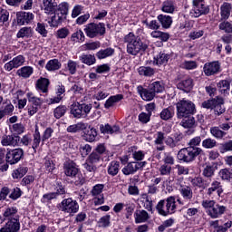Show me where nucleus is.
<instances>
[{"label": "nucleus", "mask_w": 232, "mask_h": 232, "mask_svg": "<svg viewBox=\"0 0 232 232\" xmlns=\"http://www.w3.org/2000/svg\"><path fill=\"white\" fill-rule=\"evenodd\" d=\"M124 43L127 44V53L130 55H139L148 50V44H144L140 38L135 36L133 33L125 35Z\"/></svg>", "instance_id": "f257e3e1"}, {"label": "nucleus", "mask_w": 232, "mask_h": 232, "mask_svg": "<svg viewBox=\"0 0 232 232\" xmlns=\"http://www.w3.org/2000/svg\"><path fill=\"white\" fill-rule=\"evenodd\" d=\"M204 209H207V214L211 218H220L227 211V208L224 205L217 204L215 200L205 199L201 202Z\"/></svg>", "instance_id": "f03ea898"}, {"label": "nucleus", "mask_w": 232, "mask_h": 232, "mask_svg": "<svg viewBox=\"0 0 232 232\" xmlns=\"http://www.w3.org/2000/svg\"><path fill=\"white\" fill-rule=\"evenodd\" d=\"M164 142L166 146L169 148H177V145L175 143V140L171 136H166L164 135V132L158 131L154 134V146H156V150L158 151H164L166 150V146L164 145Z\"/></svg>", "instance_id": "7ed1b4c3"}, {"label": "nucleus", "mask_w": 232, "mask_h": 232, "mask_svg": "<svg viewBox=\"0 0 232 232\" xmlns=\"http://www.w3.org/2000/svg\"><path fill=\"white\" fill-rule=\"evenodd\" d=\"M177 116L178 119H184V117H189L196 111L195 103L189 100H181L177 102Z\"/></svg>", "instance_id": "20e7f679"}, {"label": "nucleus", "mask_w": 232, "mask_h": 232, "mask_svg": "<svg viewBox=\"0 0 232 232\" xmlns=\"http://www.w3.org/2000/svg\"><path fill=\"white\" fill-rule=\"evenodd\" d=\"M182 180H184L182 178L176 179V183L180 186L179 193L183 198H178L177 202L179 206H185V208H188V206H189V202H191V198H193V189H191L190 187L182 186Z\"/></svg>", "instance_id": "39448f33"}, {"label": "nucleus", "mask_w": 232, "mask_h": 232, "mask_svg": "<svg viewBox=\"0 0 232 232\" xmlns=\"http://www.w3.org/2000/svg\"><path fill=\"white\" fill-rule=\"evenodd\" d=\"M201 152L202 149L200 148H184L178 152V159L179 160H182L183 162H193V160H195V158L198 157Z\"/></svg>", "instance_id": "423d86ee"}, {"label": "nucleus", "mask_w": 232, "mask_h": 232, "mask_svg": "<svg viewBox=\"0 0 232 232\" xmlns=\"http://www.w3.org/2000/svg\"><path fill=\"white\" fill-rule=\"evenodd\" d=\"M84 32L90 39L97 37V35H104L106 34V25L102 23H91L85 25Z\"/></svg>", "instance_id": "0eeeda50"}, {"label": "nucleus", "mask_w": 232, "mask_h": 232, "mask_svg": "<svg viewBox=\"0 0 232 232\" xmlns=\"http://www.w3.org/2000/svg\"><path fill=\"white\" fill-rule=\"evenodd\" d=\"M64 173L67 177L74 179L76 186H82L85 182L84 177H82V174L79 172V169H77L73 163H69L64 166Z\"/></svg>", "instance_id": "6e6552de"}, {"label": "nucleus", "mask_w": 232, "mask_h": 232, "mask_svg": "<svg viewBox=\"0 0 232 232\" xmlns=\"http://www.w3.org/2000/svg\"><path fill=\"white\" fill-rule=\"evenodd\" d=\"M191 17H200V15H206L209 14V7L206 5L204 0H193V8L190 10Z\"/></svg>", "instance_id": "1a4fd4ad"}, {"label": "nucleus", "mask_w": 232, "mask_h": 232, "mask_svg": "<svg viewBox=\"0 0 232 232\" xmlns=\"http://www.w3.org/2000/svg\"><path fill=\"white\" fill-rule=\"evenodd\" d=\"M60 209L63 213L69 215H75L79 211V203L73 200L72 198L63 199L60 204Z\"/></svg>", "instance_id": "9d476101"}, {"label": "nucleus", "mask_w": 232, "mask_h": 232, "mask_svg": "<svg viewBox=\"0 0 232 232\" xmlns=\"http://www.w3.org/2000/svg\"><path fill=\"white\" fill-rule=\"evenodd\" d=\"M104 184H96L91 190V195L94 202V206H102L104 204Z\"/></svg>", "instance_id": "9b49d317"}, {"label": "nucleus", "mask_w": 232, "mask_h": 232, "mask_svg": "<svg viewBox=\"0 0 232 232\" xmlns=\"http://www.w3.org/2000/svg\"><path fill=\"white\" fill-rule=\"evenodd\" d=\"M24 157V150L23 149H13L9 150L5 155V160L7 164H17Z\"/></svg>", "instance_id": "f8f14e48"}, {"label": "nucleus", "mask_w": 232, "mask_h": 232, "mask_svg": "<svg viewBox=\"0 0 232 232\" xmlns=\"http://www.w3.org/2000/svg\"><path fill=\"white\" fill-rule=\"evenodd\" d=\"M222 193H224V188H222V183L219 181H213L207 190V195L212 198L222 197Z\"/></svg>", "instance_id": "ddd939ff"}, {"label": "nucleus", "mask_w": 232, "mask_h": 232, "mask_svg": "<svg viewBox=\"0 0 232 232\" xmlns=\"http://www.w3.org/2000/svg\"><path fill=\"white\" fill-rule=\"evenodd\" d=\"M25 61L26 59L24 58V56L21 54L18 56H15L14 58H13L11 61L7 62L4 65V70H5V72H12V70H14V68H20V66H23Z\"/></svg>", "instance_id": "4468645a"}, {"label": "nucleus", "mask_w": 232, "mask_h": 232, "mask_svg": "<svg viewBox=\"0 0 232 232\" xmlns=\"http://www.w3.org/2000/svg\"><path fill=\"white\" fill-rule=\"evenodd\" d=\"M34 17V13L22 11L16 14V22L19 26H24V24H30Z\"/></svg>", "instance_id": "2eb2a0df"}, {"label": "nucleus", "mask_w": 232, "mask_h": 232, "mask_svg": "<svg viewBox=\"0 0 232 232\" xmlns=\"http://www.w3.org/2000/svg\"><path fill=\"white\" fill-rule=\"evenodd\" d=\"M203 72L207 77L217 75L220 72V63L218 61L206 63L203 66Z\"/></svg>", "instance_id": "dca6fc26"}, {"label": "nucleus", "mask_w": 232, "mask_h": 232, "mask_svg": "<svg viewBox=\"0 0 232 232\" xmlns=\"http://www.w3.org/2000/svg\"><path fill=\"white\" fill-rule=\"evenodd\" d=\"M146 166V161L141 162H130L128 163L122 169L123 175H134L137 173L140 168H144Z\"/></svg>", "instance_id": "f3484780"}, {"label": "nucleus", "mask_w": 232, "mask_h": 232, "mask_svg": "<svg viewBox=\"0 0 232 232\" xmlns=\"http://www.w3.org/2000/svg\"><path fill=\"white\" fill-rule=\"evenodd\" d=\"M137 92L140 97H141L142 101L150 102L155 99V92L151 90V87L150 85L148 88H144L142 87V85H140L137 87Z\"/></svg>", "instance_id": "a211bd4d"}, {"label": "nucleus", "mask_w": 232, "mask_h": 232, "mask_svg": "<svg viewBox=\"0 0 232 232\" xmlns=\"http://www.w3.org/2000/svg\"><path fill=\"white\" fill-rule=\"evenodd\" d=\"M4 218L8 222H19L18 209L15 207H8L3 213Z\"/></svg>", "instance_id": "6ab92c4d"}, {"label": "nucleus", "mask_w": 232, "mask_h": 232, "mask_svg": "<svg viewBox=\"0 0 232 232\" xmlns=\"http://www.w3.org/2000/svg\"><path fill=\"white\" fill-rule=\"evenodd\" d=\"M19 136L5 135L2 137L1 144L2 146H13L15 148V146H19Z\"/></svg>", "instance_id": "aec40b11"}, {"label": "nucleus", "mask_w": 232, "mask_h": 232, "mask_svg": "<svg viewBox=\"0 0 232 232\" xmlns=\"http://www.w3.org/2000/svg\"><path fill=\"white\" fill-rule=\"evenodd\" d=\"M166 201V208L165 213H169V215H173L177 211V199L175 197L170 196L165 199Z\"/></svg>", "instance_id": "412c9836"}, {"label": "nucleus", "mask_w": 232, "mask_h": 232, "mask_svg": "<svg viewBox=\"0 0 232 232\" xmlns=\"http://www.w3.org/2000/svg\"><path fill=\"white\" fill-rule=\"evenodd\" d=\"M97 138V130L88 125L86 130H83V139L87 142H93Z\"/></svg>", "instance_id": "4be33fe9"}, {"label": "nucleus", "mask_w": 232, "mask_h": 232, "mask_svg": "<svg viewBox=\"0 0 232 232\" xmlns=\"http://www.w3.org/2000/svg\"><path fill=\"white\" fill-rule=\"evenodd\" d=\"M41 132L39 131V126L35 125L34 127V133L33 134V140L31 141L32 149L34 150V153L37 152V148L41 145Z\"/></svg>", "instance_id": "5701e85b"}, {"label": "nucleus", "mask_w": 232, "mask_h": 232, "mask_svg": "<svg viewBox=\"0 0 232 232\" xmlns=\"http://www.w3.org/2000/svg\"><path fill=\"white\" fill-rule=\"evenodd\" d=\"M21 229L20 222L7 221L5 225L0 228V232H18Z\"/></svg>", "instance_id": "b1692460"}, {"label": "nucleus", "mask_w": 232, "mask_h": 232, "mask_svg": "<svg viewBox=\"0 0 232 232\" xmlns=\"http://www.w3.org/2000/svg\"><path fill=\"white\" fill-rule=\"evenodd\" d=\"M171 59V54L160 52L156 57H154V64L161 66V64H168V62Z\"/></svg>", "instance_id": "393cba45"}, {"label": "nucleus", "mask_w": 232, "mask_h": 232, "mask_svg": "<svg viewBox=\"0 0 232 232\" xmlns=\"http://www.w3.org/2000/svg\"><path fill=\"white\" fill-rule=\"evenodd\" d=\"M119 130L120 128L117 125L111 126L108 123L100 125V131L104 135H113V133H119Z\"/></svg>", "instance_id": "a878e982"}, {"label": "nucleus", "mask_w": 232, "mask_h": 232, "mask_svg": "<svg viewBox=\"0 0 232 232\" xmlns=\"http://www.w3.org/2000/svg\"><path fill=\"white\" fill-rule=\"evenodd\" d=\"M122 99H124V96H122V94H116L113 96H110L109 99H107L104 103V108H106V110H110V108H113V106L117 104V102H121Z\"/></svg>", "instance_id": "bb28decb"}, {"label": "nucleus", "mask_w": 232, "mask_h": 232, "mask_svg": "<svg viewBox=\"0 0 232 232\" xmlns=\"http://www.w3.org/2000/svg\"><path fill=\"white\" fill-rule=\"evenodd\" d=\"M48 86H50V80L47 78H40L37 80L35 88L42 93H48Z\"/></svg>", "instance_id": "cd10ccee"}, {"label": "nucleus", "mask_w": 232, "mask_h": 232, "mask_svg": "<svg viewBox=\"0 0 232 232\" xmlns=\"http://www.w3.org/2000/svg\"><path fill=\"white\" fill-rule=\"evenodd\" d=\"M135 224H142L150 218V214L146 210H136L134 213Z\"/></svg>", "instance_id": "c85d7f7f"}, {"label": "nucleus", "mask_w": 232, "mask_h": 232, "mask_svg": "<svg viewBox=\"0 0 232 232\" xmlns=\"http://www.w3.org/2000/svg\"><path fill=\"white\" fill-rule=\"evenodd\" d=\"M218 91L222 95H229V90L231 88V83L227 80H221L217 84Z\"/></svg>", "instance_id": "c756f323"}, {"label": "nucleus", "mask_w": 232, "mask_h": 232, "mask_svg": "<svg viewBox=\"0 0 232 232\" xmlns=\"http://www.w3.org/2000/svg\"><path fill=\"white\" fill-rule=\"evenodd\" d=\"M157 19L160 23L162 28H171V24H173V19L169 15L159 14Z\"/></svg>", "instance_id": "7c9ffc66"}, {"label": "nucleus", "mask_w": 232, "mask_h": 232, "mask_svg": "<svg viewBox=\"0 0 232 232\" xmlns=\"http://www.w3.org/2000/svg\"><path fill=\"white\" fill-rule=\"evenodd\" d=\"M34 73V67L24 66L16 71V75L23 77V79H28Z\"/></svg>", "instance_id": "2f4dec72"}, {"label": "nucleus", "mask_w": 232, "mask_h": 232, "mask_svg": "<svg viewBox=\"0 0 232 232\" xmlns=\"http://www.w3.org/2000/svg\"><path fill=\"white\" fill-rule=\"evenodd\" d=\"M86 128H88V123L81 121L67 127V131L68 133H77L78 131H84Z\"/></svg>", "instance_id": "473e14b6"}, {"label": "nucleus", "mask_w": 232, "mask_h": 232, "mask_svg": "<svg viewBox=\"0 0 232 232\" xmlns=\"http://www.w3.org/2000/svg\"><path fill=\"white\" fill-rule=\"evenodd\" d=\"M231 10L232 6L231 4L225 2L223 5L220 6V16L221 19H229V15H231Z\"/></svg>", "instance_id": "72a5a7b5"}, {"label": "nucleus", "mask_w": 232, "mask_h": 232, "mask_svg": "<svg viewBox=\"0 0 232 232\" xmlns=\"http://www.w3.org/2000/svg\"><path fill=\"white\" fill-rule=\"evenodd\" d=\"M121 169V162L119 161H111L107 169L108 175H111V177H115L119 174V171Z\"/></svg>", "instance_id": "f704fd0d"}, {"label": "nucleus", "mask_w": 232, "mask_h": 232, "mask_svg": "<svg viewBox=\"0 0 232 232\" xmlns=\"http://www.w3.org/2000/svg\"><path fill=\"white\" fill-rule=\"evenodd\" d=\"M213 110L216 115H222L226 111V107H224V99L221 97L216 98V103L214 104Z\"/></svg>", "instance_id": "c9c22d12"}, {"label": "nucleus", "mask_w": 232, "mask_h": 232, "mask_svg": "<svg viewBox=\"0 0 232 232\" xmlns=\"http://www.w3.org/2000/svg\"><path fill=\"white\" fill-rule=\"evenodd\" d=\"M140 203H141V206H143V208L147 209V211L153 210V200H151V198H150L148 194L141 195Z\"/></svg>", "instance_id": "e433bc0d"}, {"label": "nucleus", "mask_w": 232, "mask_h": 232, "mask_svg": "<svg viewBox=\"0 0 232 232\" xmlns=\"http://www.w3.org/2000/svg\"><path fill=\"white\" fill-rule=\"evenodd\" d=\"M138 73L140 77H153L155 75V69L150 66H140L138 68Z\"/></svg>", "instance_id": "4c0bfd02"}, {"label": "nucleus", "mask_w": 232, "mask_h": 232, "mask_svg": "<svg viewBox=\"0 0 232 232\" xmlns=\"http://www.w3.org/2000/svg\"><path fill=\"white\" fill-rule=\"evenodd\" d=\"M115 53V49L111 47H108L106 49H102L99 52L96 53L97 59L102 60L106 59L108 57H111Z\"/></svg>", "instance_id": "58836bf2"}, {"label": "nucleus", "mask_w": 232, "mask_h": 232, "mask_svg": "<svg viewBox=\"0 0 232 232\" xmlns=\"http://www.w3.org/2000/svg\"><path fill=\"white\" fill-rule=\"evenodd\" d=\"M179 90L189 92L193 88V80L191 78L185 79L178 83Z\"/></svg>", "instance_id": "ea45409f"}, {"label": "nucleus", "mask_w": 232, "mask_h": 232, "mask_svg": "<svg viewBox=\"0 0 232 232\" xmlns=\"http://www.w3.org/2000/svg\"><path fill=\"white\" fill-rule=\"evenodd\" d=\"M79 60L81 61V63H82V64H87V66H92L95 64L97 61L95 59V55L86 53H82V55H80Z\"/></svg>", "instance_id": "a19ab883"}, {"label": "nucleus", "mask_w": 232, "mask_h": 232, "mask_svg": "<svg viewBox=\"0 0 232 232\" xmlns=\"http://www.w3.org/2000/svg\"><path fill=\"white\" fill-rule=\"evenodd\" d=\"M174 115L175 110H173V107L165 108L160 113L161 121H169V119H173Z\"/></svg>", "instance_id": "79ce46f5"}, {"label": "nucleus", "mask_w": 232, "mask_h": 232, "mask_svg": "<svg viewBox=\"0 0 232 232\" xmlns=\"http://www.w3.org/2000/svg\"><path fill=\"white\" fill-rule=\"evenodd\" d=\"M61 62L58 59H53L48 61L45 65V70L48 72H56V70H61Z\"/></svg>", "instance_id": "37998d69"}, {"label": "nucleus", "mask_w": 232, "mask_h": 232, "mask_svg": "<svg viewBox=\"0 0 232 232\" xmlns=\"http://www.w3.org/2000/svg\"><path fill=\"white\" fill-rule=\"evenodd\" d=\"M82 104L74 102L71 105V113L75 119H82Z\"/></svg>", "instance_id": "c03bdc74"}, {"label": "nucleus", "mask_w": 232, "mask_h": 232, "mask_svg": "<svg viewBox=\"0 0 232 232\" xmlns=\"http://www.w3.org/2000/svg\"><path fill=\"white\" fill-rule=\"evenodd\" d=\"M32 35H34V29H32V27H22L17 34L16 37L18 39H24V37H32Z\"/></svg>", "instance_id": "a18cd8bd"}, {"label": "nucleus", "mask_w": 232, "mask_h": 232, "mask_svg": "<svg viewBox=\"0 0 232 232\" xmlns=\"http://www.w3.org/2000/svg\"><path fill=\"white\" fill-rule=\"evenodd\" d=\"M150 35L154 39H160L163 43H166L169 39V34L159 31V29L152 31Z\"/></svg>", "instance_id": "49530a36"}, {"label": "nucleus", "mask_w": 232, "mask_h": 232, "mask_svg": "<svg viewBox=\"0 0 232 232\" xmlns=\"http://www.w3.org/2000/svg\"><path fill=\"white\" fill-rule=\"evenodd\" d=\"M26 97L28 102L34 106H41L43 104V100H41L39 97H36L35 94H34L32 92H27Z\"/></svg>", "instance_id": "de8ad7c7"}, {"label": "nucleus", "mask_w": 232, "mask_h": 232, "mask_svg": "<svg viewBox=\"0 0 232 232\" xmlns=\"http://www.w3.org/2000/svg\"><path fill=\"white\" fill-rule=\"evenodd\" d=\"M221 180L226 182H232V169H223L219 170L218 173Z\"/></svg>", "instance_id": "09e8293b"}, {"label": "nucleus", "mask_w": 232, "mask_h": 232, "mask_svg": "<svg viewBox=\"0 0 232 232\" xmlns=\"http://www.w3.org/2000/svg\"><path fill=\"white\" fill-rule=\"evenodd\" d=\"M77 68H79L77 62L73 60H68L65 69L71 75H75V73H77Z\"/></svg>", "instance_id": "8fccbe9b"}, {"label": "nucleus", "mask_w": 232, "mask_h": 232, "mask_svg": "<svg viewBox=\"0 0 232 232\" xmlns=\"http://www.w3.org/2000/svg\"><path fill=\"white\" fill-rule=\"evenodd\" d=\"M28 173V168L26 167H19L18 169H14L12 173L13 179H23L24 175Z\"/></svg>", "instance_id": "3c124183"}, {"label": "nucleus", "mask_w": 232, "mask_h": 232, "mask_svg": "<svg viewBox=\"0 0 232 232\" xmlns=\"http://www.w3.org/2000/svg\"><path fill=\"white\" fill-rule=\"evenodd\" d=\"M149 86L156 95L157 93H162V92H164V83L162 82H154L150 83Z\"/></svg>", "instance_id": "603ef678"}, {"label": "nucleus", "mask_w": 232, "mask_h": 232, "mask_svg": "<svg viewBox=\"0 0 232 232\" xmlns=\"http://www.w3.org/2000/svg\"><path fill=\"white\" fill-rule=\"evenodd\" d=\"M156 209L159 213V215H161L162 217H168L169 215V212L166 211V199H161L157 204Z\"/></svg>", "instance_id": "864d4df0"}, {"label": "nucleus", "mask_w": 232, "mask_h": 232, "mask_svg": "<svg viewBox=\"0 0 232 232\" xmlns=\"http://www.w3.org/2000/svg\"><path fill=\"white\" fill-rule=\"evenodd\" d=\"M180 124L183 128H193V126H195V117L191 116V114L187 117H183Z\"/></svg>", "instance_id": "5fc2aeb1"}, {"label": "nucleus", "mask_w": 232, "mask_h": 232, "mask_svg": "<svg viewBox=\"0 0 232 232\" xmlns=\"http://www.w3.org/2000/svg\"><path fill=\"white\" fill-rule=\"evenodd\" d=\"M68 108L65 105H60L56 107L53 111V116L55 119H61V117H64L66 114Z\"/></svg>", "instance_id": "6e6d98bb"}, {"label": "nucleus", "mask_w": 232, "mask_h": 232, "mask_svg": "<svg viewBox=\"0 0 232 232\" xmlns=\"http://www.w3.org/2000/svg\"><path fill=\"white\" fill-rule=\"evenodd\" d=\"M71 40L73 43H83L84 41V33L82 30L79 29L75 33H73L71 36Z\"/></svg>", "instance_id": "4d7b16f0"}, {"label": "nucleus", "mask_w": 232, "mask_h": 232, "mask_svg": "<svg viewBox=\"0 0 232 232\" xmlns=\"http://www.w3.org/2000/svg\"><path fill=\"white\" fill-rule=\"evenodd\" d=\"M161 10L165 14H173L175 12V5L171 1H166L163 3Z\"/></svg>", "instance_id": "13d9d810"}, {"label": "nucleus", "mask_w": 232, "mask_h": 232, "mask_svg": "<svg viewBox=\"0 0 232 232\" xmlns=\"http://www.w3.org/2000/svg\"><path fill=\"white\" fill-rule=\"evenodd\" d=\"M9 128L10 131L12 133H15V135H22V133H24V125L22 123H14Z\"/></svg>", "instance_id": "bf43d9fd"}, {"label": "nucleus", "mask_w": 232, "mask_h": 232, "mask_svg": "<svg viewBox=\"0 0 232 232\" xmlns=\"http://www.w3.org/2000/svg\"><path fill=\"white\" fill-rule=\"evenodd\" d=\"M210 133L215 137V139H222L226 137V132L220 130V127L210 128Z\"/></svg>", "instance_id": "052dcab7"}, {"label": "nucleus", "mask_w": 232, "mask_h": 232, "mask_svg": "<svg viewBox=\"0 0 232 232\" xmlns=\"http://www.w3.org/2000/svg\"><path fill=\"white\" fill-rule=\"evenodd\" d=\"M70 35V29L66 27L60 28L56 31V39H66Z\"/></svg>", "instance_id": "680f3d73"}, {"label": "nucleus", "mask_w": 232, "mask_h": 232, "mask_svg": "<svg viewBox=\"0 0 232 232\" xmlns=\"http://www.w3.org/2000/svg\"><path fill=\"white\" fill-rule=\"evenodd\" d=\"M42 10L44 11V14L50 15V14L53 13V4H52V0H44V5L42 6Z\"/></svg>", "instance_id": "e2e57ef3"}, {"label": "nucleus", "mask_w": 232, "mask_h": 232, "mask_svg": "<svg viewBox=\"0 0 232 232\" xmlns=\"http://www.w3.org/2000/svg\"><path fill=\"white\" fill-rule=\"evenodd\" d=\"M217 146V140L208 138L202 141V147L206 150H213Z\"/></svg>", "instance_id": "0e129e2a"}, {"label": "nucleus", "mask_w": 232, "mask_h": 232, "mask_svg": "<svg viewBox=\"0 0 232 232\" xmlns=\"http://www.w3.org/2000/svg\"><path fill=\"white\" fill-rule=\"evenodd\" d=\"M51 26H59V24H61V23H63V14H54L52 17H51V21H49Z\"/></svg>", "instance_id": "69168bd1"}, {"label": "nucleus", "mask_w": 232, "mask_h": 232, "mask_svg": "<svg viewBox=\"0 0 232 232\" xmlns=\"http://www.w3.org/2000/svg\"><path fill=\"white\" fill-rule=\"evenodd\" d=\"M219 30H223L226 34H232V23L228 21H225L219 24Z\"/></svg>", "instance_id": "338daca9"}, {"label": "nucleus", "mask_w": 232, "mask_h": 232, "mask_svg": "<svg viewBox=\"0 0 232 232\" xmlns=\"http://www.w3.org/2000/svg\"><path fill=\"white\" fill-rule=\"evenodd\" d=\"M219 151L220 153H227V151H232V140L221 143L219 146Z\"/></svg>", "instance_id": "774afa93"}]
</instances>
